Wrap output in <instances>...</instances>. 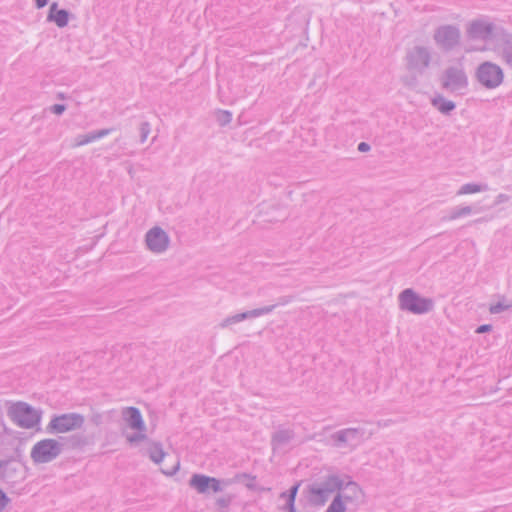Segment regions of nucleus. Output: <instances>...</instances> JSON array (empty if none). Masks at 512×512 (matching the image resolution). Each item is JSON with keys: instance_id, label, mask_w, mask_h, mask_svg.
I'll return each mask as SVG.
<instances>
[{"instance_id": "nucleus-1", "label": "nucleus", "mask_w": 512, "mask_h": 512, "mask_svg": "<svg viewBox=\"0 0 512 512\" xmlns=\"http://www.w3.org/2000/svg\"><path fill=\"white\" fill-rule=\"evenodd\" d=\"M334 493L337 495L327 509V512H344L343 500H353L361 495L357 485L347 483L344 486L339 478L331 476L325 482L311 487L309 500L314 506H323Z\"/></svg>"}, {"instance_id": "nucleus-10", "label": "nucleus", "mask_w": 512, "mask_h": 512, "mask_svg": "<svg viewBox=\"0 0 512 512\" xmlns=\"http://www.w3.org/2000/svg\"><path fill=\"white\" fill-rule=\"evenodd\" d=\"M49 19L54 21L57 26L64 27L68 23L69 15L66 10L57 9V5L54 3L50 7Z\"/></svg>"}, {"instance_id": "nucleus-6", "label": "nucleus", "mask_w": 512, "mask_h": 512, "mask_svg": "<svg viewBox=\"0 0 512 512\" xmlns=\"http://www.w3.org/2000/svg\"><path fill=\"white\" fill-rule=\"evenodd\" d=\"M478 78L487 87H494L502 81V71L495 65L483 64L478 70Z\"/></svg>"}, {"instance_id": "nucleus-15", "label": "nucleus", "mask_w": 512, "mask_h": 512, "mask_svg": "<svg viewBox=\"0 0 512 512\" xmlns=\"http://www.w3.org/2000/svg\"><path fill=\"white\" fill-rule=\"evenodd\" d=\"M490 329H491L490 325H482V326L477 328L476 332L477 333H484V332L489 331Z\"/></svg>"}, {"instance_id": "nucleus-14", "label": "nucleus", "mask_w": 512, "mask_h": 512, "mask_svg": "<svg viewBox=\"0 0 512 512\" xmlns=\"http://www.w3.org/2000/svg\"><path fill=\"white\" fill-rule=\"evenodd\" d=\"M463 191L465 193H475L479 191V188L477 186L467 185L463 188Z\"/></svg>"}, {"instance_id": "nucleus-17", "label": "nucleus", "mask_w": 512, "mask_h": 512, "mask_svg": "<svg viewBox=\"0 0 512 512\" xmlns=\"http://www.w3.org/2000/svg\"><path fill=\"white\" fill-rule=\"evenodd\" d=\"M358 149L361 152H366V151L369 150V145L364 143V142H362V143L359 144Z\"/></svg>"}, {"instance_id": "nucleus-3", "label": "nucleus", "mask_w": 512, "mask_h": 512, "mask_svg": "<svg viewBox=\"0 0 512 512\" xmlns=\"http://www.w3.org/2000/svg\"><path fill=\"white\" fill-rule=\"evenodd\" d=\"M11 418L20 426L30 428L39 422V414L25 403H14L9 408Z\"/></svg>"}, {"instance_id": "nucleus-18", "label": "nucleus", "mask_w": 512, "mask_h": 512, "mask_svg": "<svg viewBox=\"0 0 512 512\" xmlns=\"http://www.w3.org/2000/svg\"><path fill=\"white\" fill-rule=\"evenodd\" d=\"M53 110H54V112H55L56 114H61V113L63 112V110H64V107H63V106H61V105H55V106L53 107Z\"/></svg>"}, {"instance_id": "nucleus-8", "label": "nucleus", "mask_w": 512, "mask_h": 512, "mask_svg": "<svg viewBox=\"0 0 512 512\" xmlns=\"http://www.w3.org/2000/svg\"><path fill=\"white\" fill-rule=\"evenodd\" d=\"M190 483L200 493H206L209 490L214 492L220 490V483L217 479L204 475H194Z\"/></svg>"}, {"instance_id": "nucleus-11", "label": "nucleus", "mask_w": 512, "mask_h": 512, "mask_svg": "<svg viewBox=\"0 0 512 512\" xmlns=\"http://www.w3.org/2000/svg\"><path fill=\"white\" fill-rule=\"evenodd\" d=\"M434 106L441 112H449L454 108V104L451 101H447L444 98H437L433 101Z\"/></svg>"}, {"instance_id": "nucleus-20", "label": "nucleus", "mask_w": 512, "mask_h": 512, "mask_svg": "<svg viewBox=\"0 0 512 512\" xmlns=\"http://www.w3.org/2000/svg\"><path fill=\"white\" fill-rule=\"evenodd\" d=\"M177 466H178V464H176V466H175V467H171V468H169V467H167V466L163 465V466H162V470H163V472H165V473H171V472H172V471H173Z\"/></svg>"}, {"instance_id": "nucleus-22", "label": "nucleus", "mask_w": 512, "mask_h": 512, "mask_svg": "<svg viewBox=\"0 0 512 512\" xmlns=\"http://www.w3.org/2000/svg\"><path fill=\"white\" fill-rule=\"evenodd\" d=\"M480 26H481V24H475V25H473V28H472V29H473V33H474V34H477V33L479 32Z\"/></svg>"}, {"instance_id": "nucleus-4", "label": "nucleus", "mask_w": 512, "mask_h": 512, "mask_svg": "<svg viewBox=\"0 0 512 512\" xmlns=\"http://www.w3.org/2000/svg\"><path fill=\"white\" fill-rule=\"evenodd\" d=\"M83 419L76 414H65L53 418L48 429L53 433H66L79 428L82 425Z\"/></svg>"}, {"instance_id": "nucleus-13", "label": "nucleus", "mask_w": 512, "mask_h": 512, "mask_svg": "<svg viewBox=\"0 0 512 512\" xmlns=\"http://www.w3.org/2000/svg\"><path fill=\"white\" fill-rule=\"evenodd\" d=\"M8 499L6 495L0 490V511L7 505Z\"/></svg>"}, {"instance_id": "nucleus-7", "label": "nucleus", "mask_w": 512, "mask_h": 512, "mask_svg": "<svg viewBox=\"0 0 512 512\" xmlns=\"http://www.w3.org/2000/svg\"><path fill=\"white\" fill-rule=\"evenodd\" d=\"M148 247L154 252H161L168 246V237L160 228L151 229L146 236Z\"/></svg>"}, {"instance_id": "nucleus-19", "label": "nucleus", "mask_w": 512, "mask_h": 512, "mask_svg": "<svg viewBox=\"0 0 512 512\" xmlns=\"http://www.w3.org/2000/svg\"><path fill=\"white\" fill-rule=\"evenodd\" d=\"M35 1H36V5L38 8L44 7L48 2V0H35Z\"/></svg>"}, {"instance_id": "nucleus-2", "label": "nucleus", "mask_w": 512, "mask_h": 512, "mask_svg": "<svg viewBox=\"0 0 512 512\" xmlns=\"http://www.w3.org/2000/svg\"><path fill=\"white\" fill-rule=\"evenodd\" d=\"M61 452V445L54 439L37 442L31 450V458L36 463H47L55 459Z\"/></svg>"}, {"instance_id": "nucleus-21", "label": "nucleus", "mask_w": 512, "mask_h": 512, "mask_svg": "<svg viewBox=\"0 0 512 512\" xmlns=\"http://www.w3.org/2000/svg\"><path fill=\"white\" fill-rule=\"evenodd\" d=\"M297 489H298V486H294V487L292 488L291 496H290V497H291V502H293V501H294V499H295V496H296V493H297Z\"/></svg>"}, {"instance_id": "nucleus-16", "label": "nucleus", "mask_w": 512, "mask_h": 512, "mask_svg": "<svg viewBox=\"0 0 512 512\" xmlns=\"http://www.w3.org/2000/svg\"><path fill=\"white\" fill-rule=\"evenodd\" d=\"M502 309H504V307H502L501 305H493L490 307V312L497 313V312L501 311Z\"/></svg>"}, {"instance_id": "nucleus-9", "label": "nucleus", "mask_w": 512, "mask_h": 512, "mask_svg": "<svg viewBox=\"0 0 512 512\" xmlns=\"http://www.w3.org/2000/svg\"><path fill=\"white\" fill-rule=\"evenodd\" d=\"M126 420L129 426L133 429L142 431L144 429V423L140 412L133 407H129L125 410Z\"/></svg>"}, {"instance_id": "nucleus-12", "label": "nucleus", "mask_w": 512, "mask_h": 512, "mask_svg": "<svg viewBox=\"0 0 512 512\" xmlns=\"http://www.w3.org/2000/svg\"><path fill=\"white\" fill-rule=\"evenodd\" d=\"M150 456L156 463H162L166 457L165 453L158 445H153L150 448Z\"/></svg>"}, {"instance_id": "nucleus-5", "label": "nucleus", "mask_w": 512, "mask_h": 512, "mask_svg": "<svg viewBox=\"0 0 512 512\" xmlns=\"http://www.w3.org/2000/svg\"><path fill=\"white\" fill-rule=\"evenodd\" d=\"M400 306L413 313H424L430 309L431 302L418 297L412 290L407 289L400 295Z\"/></svg>"}]
</instances>
